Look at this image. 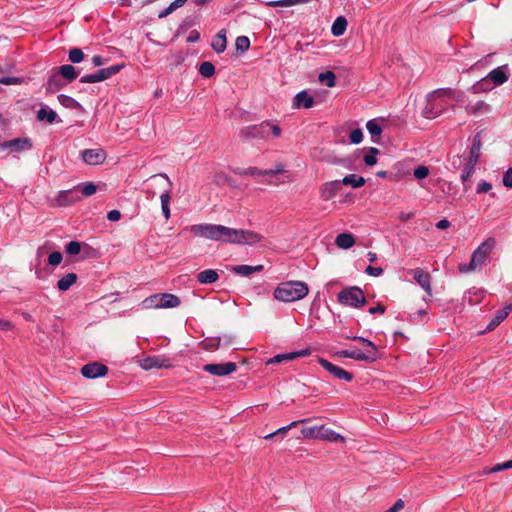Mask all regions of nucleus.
Masks as SVG:
<instances>
[{
	"instance_id": "obj_44",
	"label": "nucleus",
	"mask_w": 512,
	"mask_h": 512,
	"mask_svg": "<svg viewBox=\"0 0 512 512\" xmlns=\"http://www.w3.org/2000/svg\"><path fill=\"white\" fill-rule=\"evenodd\" d=\"M510 468H512V460H509V461H506L503 463H498L491 468H485L483 470V474L496 473V472L504 471V470H507Z\"/></svg>"
},
{
	"instance_id": "obj_1",
	"label": "nucleus",
	"mask_w": 512,
	"mask_h": 512,
	"mask_svg": "<svg viewBox=\"0 0 512 512\" xmlns=\"http://www.w3.org/2000/svg\"><path fill=\"white\" fill-rule=\"evenodd\" d=\"M190 232L212 241H220L238 245H253L260 242L263 236L251 230L234 229L220 224H195Z\"/></svg>"
},
{
	"instance_id": "obj_48",
	"label": "nucleus",
	"mask_w": 512,
	"mask_h": 512,
	"mask_svg": "<svg viewBox=\"0 0 512 512\" xmlns=\"http://www.w3.org/2000/svg\"><path fill=\"white\" fill-rule=\"evenodd\" d=\"M82 250V243L78 241H70L65 245V252L69 255H77Z\"/></svg>"
},
{
	"instance_id": "obj_39",
	"label": "nucleus",
	"mask_w": 512,
	"mask_h": 512,
	"mask_svg": "<svg viewBox=\"0 0 512 512\" xmlns=\"http://www.w3.org/2000/svg\"><path fill=\"white\" fill-rule=\"evenodd\" d=\"M231 171L234 174L240 175V176H244V175L262 176V170L258 169L257 167H249L246 169L236 167V168H232Z\"/></svg>"
},
{
	"instance_id": "obj_61",
	"label": "nucleus",
	"mask_w": 512,
	"mask_h": 512,
	"mask_svg": "<svg viewBox=\"0 0 512 512\" xmlns=\"http://www.w3.org/2000/svg\"><path fill=\"white\" fill-rule=\"evenodd\" d=\"M492 189V185L487 181H481L477 185V193H487Z\"/></svg>"
},
{
	"instance_id": "obj_41",
	"label": "nucleus",
	"mask_w": 512,
	"mask_h": 512,
	"mask_svg": "<svg viewBox=\"0 0 512 512\" xmlns=\"http://www.w3.org/2000/svg\"><path fill=\"white\" fill-rule=\"evenodd\" d=\"M318 79L320 82L325 83L328 87H334L336 85V76L332 71L320 73Z\"/></svg>"
},
{
	"instance_id": "obj_52",
	"label": "nucleus",
	"mask_w": 512,
	"mask_h": 512,
	"mask_svg": "<svg viewBox=\"0 0 512 512\" xmlns=\"http://www.w3.org/2000/svg\"><path fill=\"white\" fill-rule=\"evenodd\" d=\"M413 175L416 179L422 180L429 175V169L427 166L419 165L414 169Z\"/></svg>"
},
{
	"instance_id": "obj_55",
	"label": "nucleus",
	"mask_w": 512,
	"mask_h": 512,
	"mask_svg": "<svg viewBox=\"0 0 512 512\" xmlns=\"http://www.w3.org/2000/svg\"><path fill=\"white\" fill-rule=\"evenodd\" d=\"M185 61V56L182 52H176L170 57V65L173 67H178Z\"/></svg>"
},
{
	"instance_id": "obj_53",
	"label": "nucleus",
	"mask_w": 512,
	"mask_h": 512,
	"mask_svg": "<svg viewBox=\"0 0 512 512\" xmlns=\"http://www.w3.org/2000/svg\"><path fill=\"white\" fill-rule=\"evenodd\" d=\"M349 140L352 144H359L363 140V132L360 128L354 129L349 135Z\"/></svg>"
},
{
	"instance_id": "obj_34",
	"label": "nucleus",
	"mask_w": 512,
	"mask_h": 512,
	"mask_svg": "<svg viewBox=\"0 0 512 512\" xmlns=\"http://www.w3.org/2000/svg\"><path fill=\"white\" fill-rule=\"evenodd\" d=\"M123 67L124 64H115L107 68L99 69L97 73L99 74L100 80L104 81L119 73Z\"/></svg>"
},
{
	"instance_id": "obj_4",
	"label": "nucleus",
	"mask_w": 512,
	"mask_h": 512,
	"mask_svg": "<svg viewBox=\"0 0 512 512\" xmlns=\"http://www.w3.org/2000/svg\"><path fill=\"white\" fill-rule=\"evenodd\" d=\"M309 292L303 281H286L280 283L274 290L275 299L282 302H294L303 299Z\"/></svg>"
},
{
	"instance_id": "obj_63",
	"label": "nucleus",
	"mask_w": 512,
	"mask_h": 512,
	"mask_svg": "<svg viewBox=\"0 0 512 512\" xmlns=\"http://www.w3.org/2000/svg\"><path fill=\"white\" fill-rule=\"evenodd\" d=\"M365 272L370 276L377 277L383 274V269L381 267L367 266Z\"/></svg>"
},
{
	"instance_id": "obj_16",
	"label": "nucleus",
	"mask_w": 512,
	"mask_h": 512,
	"mask_svg": "<svg viewBox=\"0 0 512 512\" xmlns=\"http://www.w3.org/2000/svg\"><path fill=\"white\" fill-rule=\"evenodd\" d=\"M170 366V360L165 356H148L141 362V367L144 370H150L152 368H169Z\"/></svg>"
},
{
	"instance_id": "obj_29",
	"label": "nucleus",
	"mask_w": 512,
	"mask_h": 512,
	"mask_svg": "<svg viewBox=\"0 0 512 512\" xmlns=\"http://www.w3.org/2000/svg\"><path fill=\"white\" fill-rule=\"evenodd\" d=\"M337 355L345 358L354 359L356 361H365L369 363V360L372 359V356L366 355L360 350H342L337 352Z\"/></svg>"
},
{
	"instance_id": "obj_2",
	"label": "nucleus",
	"mask_w": 512,
	"mask_h": 512,
	"mask_svg": "<svg viewBox=\"0 0 512 512\" xmlns=\"http://www.w3.org/2000/svg\"><path fill=\"white\" fill-rule=\"evenodd\" d=\"M447 99L461 101L460 93L452 88H439L427 95V103L423 109V116L428 119H434L442 115L448 109Z\"/></svg>"
},
{
	"instance_id": "obj_19",
	"label": "nucleus",
	"mask_w": 512,
	"mask_h": 512,
	"mask_svg": "<svg viewBox=\"0 0 512 512\" xmlns=\"http://www.w3.org/2000/svg\"><path fill=\"white\" fill-rule=\"evenodd\" d=\"M415 281L424 289L428 297L432 296L431 277L428 272L421 269H415L413 271Z\"/></svg>"
},
{
	"instance_id": "obj_20",
	"label": "nucleus",
	"mask_w": 512,
	"mask_h": 512,
	"mask_svg": "<svg viewBox=\"0 0 512 512\" xmlns=\"http://www.w3.org/2000/svg\"><path fill=\"white\" fill-rule=\"evenodd\" d=\"M63 78L55 71L47 79L45 89L47 93H55L65 86Z\"/></svg>"
},
{
	"instance_id": "obj_24",
	"label": "nucleus",
	"mask_w": 512,
	"mask_h": 512,
	"mask_svg": "<svg viewBox=\"0 0 512 512\" xmlns=\"http://www.w3.org/2000/svg\"><path fill=\"white\" fill-rule=\"evenodd\" d=\"M56 72L68 83L74 81L79 75V72L71 64H64L57 67Z\"/></svg>"
},
{
	"instance_id": "obj_28",
	"label": "nucleus",
	"mask_w": 512,
	"mask_h": 512,
	"mask_svg": "<svg viewBox=\"0 0 512 512\" xmlns=\"http://www.w3.org/2000/svg\"><path fill=\"white\" fill-rule=\"evenodd\" d=\"M319 439L328 440L331 442H339V441L343 442L344 441V437L341 434L335 432L334 430H332L330 428H327L324 425H320Z\"/></svg>"
},
{
	"instance_id": "obj_36",
	"label": "nucleus",
	"mask_w": 512,
	"mask_h": 512,
	"mask_svg": "<svg viewBox=\"0 0 512 512\" xmlns=\"http://www.w3.org/2000/svg\"><path fill=\"white\" fill-rule=\"evenodd\" d=\"M59 103L68 109H82V105L71 96L59 94L57 97Z\"/></svg>"
},
{
	"instance_id": "obj_57",
	"label": "nucleus",
	"mask_w": 512,
	"mask_h": 512,
	"mask_svg": "<svg viewBox=\"0 0 512 512\" xmlns=\"http://www.w3.org/2000/svg\"><path fill=\"white\" fill-rule=\"evenodd\" d=\"M81 83H97L102 82L97 71L94 74H87L80 78Z\"/></svg>"
},
{
	"instance_id": "obj_40",
	"label": "nucleus",
	"mask_w": 512,
	"mask_h": 512,
	"mask_svg": "<svg viewBox=\"0 0 512 512\" xmlns=\"http://www.w3.org/2000/svg\"><path fill=\"white\" fill-rule=\"evenodd\" d=\"M199 73L204 78H210L215 74V67L209 61L202 62L199 66Z\"/></svg>"
},
{
	"instance_id": "obj_17",
	"label": "nucleus",
	"mask_w": 512,
	"mask_h": 512,
	"mask_svg": "<svg viewBox=\"0 0 512 512\" xmlns=\"http://www.w3.org/2000/svg\"><path fill=\"white\" fill-rule=\"evenodd\" d=\"M341 190L340 180H334L324 183L320 188V196L324 201L333 199Z\"/></svg>"
},
{
	"instance_id": "obj_12",
	"label": "nucleus",
	"mask_w": 512,
	"mask_h": 512,
	"mask_svg": "<svg viewBox=\"0 0 512 512\" xmlns=\"http://www.w3.org/2000/svg\"><path fill=\"white\" fill-rule=\"evenodd\" d=\"M108 373V367L100 362H91L81 368V374L87 379L103 377Z\"/></svg>"
},
{
	"instance_id": "obj_50",
	"label": "nucleus",
	"mask_w": 512,
	"mask_h": 512,
	"mask_svg": "<svg viewBox=\"0 0 512 512\" xmlns=\"http://www.w3.org/2000/svg\"><path fill=\"white\" fill-rule=\"evenodd\" d=\"M202 345H203V348L205 350H216V349H219L221 347L220 340L217 339L216 337L206 338L202 342Z\"/></svg>"
},
{
	"instance_id": "obj_11",
	"label": "nucleus",
	"mask_w": 512,
	"mask_h": 512,
	"mask_svg": "<svg viewBox=\"0 0 512 512\" xmlns=\"http://www.w3.org/2000/svg\"><path fill=\"white\" fill-rule=\"evenodd\" d=\"M237 365L234 362L206 364L203 370L214 376H227L235 372Z\"/></svg>"
},
{
	"instance_id": "obj_32",
	"label": "nucleus",
	"mask_w": 512,
	"mask_h": 512,
	"mask_svg": "<svg viewBox=\"0 0 512 512\" xmlns=\"http://www.w3.org/2000/svg\"><path fill=\"white\" fill-rule=\"evenodd\" d=\"M341 185L351 186L353 188H360L365 185V179L362 176H358L356 174L346 175L342 180H340Z\"/></svg>"
},
{
	"instance_id": "obj_51",
	"label": "nucleus",
	"mask_w": 512,
	"mask_h": 512,
	"mask_svg": "<svg viewBox=\"0 0 512 512\" xmlns=\"http://www.w3.org/2000/svg\"><path fill=\"white\" fill-rule=\"evenodd\" d=\"M475 166L476 165H472L471 162H468L466 164L465 168L463 169V171L461 173V180L463 183H466L470 179V177L472 176V174L475 171Z\"/></svg>"
},
{
	"instance_id": "obj_6",
	"label": "nucleus",
	"mask_w": 512,
	"mask_h": 512,
	"mask_svg": "<svg viewBox=\"0 0 512 512\" xmlns=\"http://www.w3.org/2000/svg\"><path fill=\"white\" fill-rule=\"evenodd\" d=\"M509 78V66L508 64H504L499 66L493 70H491L487 76L482 78L479 82H477L473 87L474 93H479L481 91L489 90L490 87L487 85L489 82L493 83L495 86H500L504 84Z\"/></svg>"
},
{
	"instance_id": "obj_18",
	"label": "nucleus",
	"mask_w": 512,
	"mask_h": 512,
	"mask_svg": "<svg viewBox=\"0 0 512 512\" xmlns=\"http://www.w3.org/2000/svg\"><path fill=\"white\" fill-rule=\"evenodd\" d=\"M310 353H311V351L309 349H303V350H299V351L278 354V355H275L274 357L270 358L267 361V364L268 365L269 364H277V363H281L283 361L294 360L299 357L308 356V355H310Z\"/></svg>"
},
{
	"instance_id": "obj_60",
	"label": "nucleus",
	"mask_w": 512,
	"mask_h": 512,
	"mask_svg": "<svg viewBox=\"0 0 512 512\" xmlns=\"http://www.w3.org/2000/svg\"><path fill=\"white\" fill-rule=\"evenodd\" d=\"M217 339L220 340V345L221 346H230L234 343V336L232 335H228V334H225L221 337H216Z\"/></svg>"
},
{
	"instance_id": "obj_26",
	"label": "nucleus",
	"mask_w": 512,
	"mask_h": 512,
	"mask_svg": "<svg viewBox=\"0 0 512 512\" xmlns=\"http://www.w3.org/2000/svg\"><path fill=\"white\" fill-rule=\"evenodd\" d=\"M211 46L216 53H222L227 46L226 31L220 30L212 39Z\"/></svg>"
},
{
	"instance_id": "obj_13",
	"label": "nucleus",
	"mask_w": 512,
	"mask_h": 512,
	"mask_svg": "<svg viewBox=\"0 0 512 512\" xmlns=\"http://www.w3.org/2000/svg\"><path fill=\"white\" fill-rule=\"evenodd\" d=\"M319 364L330 374H332L336 379L344 380L346 382H350L353 379V374L334 365L324 358H319Z\"/></svg>"
},
{
	"instance_id": "obj_45",
	"label": "nucleus",
	"mask_w": 512,
	"mask_h": 512,
	"mask_svg": "<svg viewBox=\"0 0 512 512\" xmlns=\"http://www.w3.org/2000/svg\"><path fill=\"white\" fill-rule=\"evenodd\" d=\"M379 153V149L375 147H370L364 156L363 160L366 165L373 166L377 163V154Z\"/></svg>"
},
{
	"instance_id": "obj_56",
	"label": "nucleus",
	"mask_w": 512,
	"mask_h": 512,
	"mask_svg": "<svg viewBox=\"0 0 512 512\" xmlns=\"http://www.w3.org/2000/svg\"><path fill=\"white\" fill-rule=\"evenodd\" d=\"M62 259V254L59 251H54L50 253V255L48 256V263L51 266H57L61 263Z\"/></svg>"
},
{
	"instance_id": "obj_46",
	"label": "nucleus",
	"mask_w": 512,
	"mask_h": 512,
	"mask_svg": "<svg viewBox=\"0 0 512 512\" xmlns=\"http://www.w3.org/2000/svg\"><path fill=\"white\" fill-rule=\"evenodd\" d=\"M305 421H306V420L293 421V422H292V423H290L289 425L284 426V427H281V428L277 429L276 431H274V432H272V433H270V434L266 435L264 438H265V439H272L273 437H275V436H277V435H279V434L284 435V434H286V433L291 429V427H294V426H296L297 424H299V423H303V422H305Z\"/></svg>"
},
{
	"instance_id": "obj_38",
	"label": "nucleus",
	"mask_w": 512,
	"mask_h": 512,
	"mask_svg": "<svg viewBox=\"0 0 512 512\" xmlns=\"http://www.w3.org/2000/svg\"><path fill=\"white\" fill-rule=\"evenodd\" d=\"M78 194L81 193L83 196L89 197L96 193L97 186L92 182H86L78 185Z\"/></svg>"
},
{
	"instance_id": "obj_3",
	"label": "nucleus",
	"mask_w": 512,
	"mask_h": 512,
	"mask_svg": "<svg viewBox=\"0 0 512 512\" xmlns=\"http://www.w3.org/2000/svg\"><path fill=\"white\" fill-rule=\"evenodd\" d=\"M148 181L149 187L147 189V192L151 195V197H154L157 194L156 189H159L161 191V209L165 219L168 220L170 218L169 203L171 200V189L173 185L172 181L164 173L153 175L149 178Z\"/></svg>"
},
{
	"instance_id": "obj_15",
	"label": "nucleus",
	"mask_w": 512,
	"mask_h": 512,
	"mask_svg": "<svg viewBox=\"0 0 512 512\" xmlns=\"http://www.w3.org/2000/svg\"><path fill=\"white\" fill-rule=\"evenodd\" d=\"M81 199L78 194V189L73 188L69 190L60 191L55 198L56 205L60 207L71 205Z\"/></svg>"
},
{
	"instance_id": "obj_58",
	"label": "nucleus",
	"mask_w": 512,
	"mask_h": 512,
	"mask_svg": "<svg viewBox=\"0 0 512 512\" xmlns=\"http://www.w3.org/2000/svg\"><path fill=\"white\" fill-rule=\"evenodd\" d=\"M81 83H97L102 82L97 71L94 74H87L80 78Z\"/></svg>"
},
{
	"instance_id": "obj_10",
	"label": "nucleus",
	"mask_w": 512,
	"mask_h": 512,
	"mask_svg": "<svg viewBox=\"0 0 512 512\" xmlns=\"http://www.w3.org/2000/svg\"><path fill=\"white\" fill-rule=\"evenodd\" d=\"M32 146V141L28 137L14 138L0 142V151L9 150L10 152L20 153L30 150Z\"/></svg>"
},
{
	"instance_id": "obj_59",
	"label": "nucleus",
	"mask_w": 512,
	"mask_h": 512,
	"mask_svg": "<svg viewBox=\"0 0 512 512\" xmlns=\"http://www.w3.org/2000/svg\"><path fill=\"white\" fill-rule=\"evenodd\" d=\"M502 183L507 188H512V166L508 168L507 171L504 172Z\"/></svg>"
},
{
	"instance_id": "obj_7",
	"label": "nucleus",
	"mask_w": 512,
	"mask_h": 512,
	"mask_svg": "<svg viewBox=\"0 0 512 512\" xmlns=\"http://www.w3.org/2000/svg\"><path fill=\"white\" fill-rule=\"evenodd\" d=\"M338 302L342 305L360 308L365 305L364 292L357 286L346 287L337 295Z\"/></svg>"
},
{
	"instance_id": "obj_27",
	"label": "nucleus",
	"mask_w": 512,
	"mask_h": 512,
	"mask_svg": "<svg viewBox=\"0 0 512 512\" xmlns=\"http://www.w3.org/2000/svg\"><path fill=\"white\" fill-rule=\"evenodd\" d=\"M196 278L200 284H212L219 279V274L214 269H206L199 272Z\"/></svg>"
},
{
	"instance_id": "obj_8",
	"label": "nucleus",
	"mask_w": 512,
	"mask_h": 512,
	"mask_svg": "<svg viewBox=\"0 0 512 512\" xmlns=\"http://www.w3.org/2000/svg\"><path fill=\"white\" fill-rule=\"evenodd\" d=\"M269 135V121H263L257 125L243 127L239 131V137L242 141L250 139H264Z\"/></svg>"
},
{
	"instance_id": "obj_22",
	"label": "nucleus",
	"mask_w": 512,
	"mask_h": 512,
	"mask_svg": "<svg viewBox=\"0 0 512 512\" xmlns=\"http://www.w3.org/2000/svg\"><path fill=\"white\" fill-rule=\"evenodd\" d=\"M36 118L40 122L46 121L49 124L62 122V120L58 117L57 113L47 106L37 111Z\"/></svg>"
},
{
	"instance_id": "obj_37",
	"label": "nucleus",
	"mask_w": 512,
	"mask_h": 512,
	"mask_svg": "<svg viewBox=\"0 0 512 512\" xmlns=\"http://www.w3.org/2000/svg\"><path fill=\"white\" fill-rule=\"evenodd\" d=\"M467 111L473 115L488 113L490 111V105L484 101H478L474 105L468 106Z\"/></svg>"
},
{
	"instance_id": "obj_30",
	"label": "nucleus",
	"mask_w": 512,
	"mask_h": 512,
	"mask_svg": "<svg viewBox=\"0 0 512 512\" xmlns=\"http://www.w3.org/2000/svg\"><path fill=\"white\" fill-rule=\"evenodd\" d=\"M263 270V265H256V266H250V265H237L232 267V272L241 275L244 277H248L251 274L255 272H260Z\"/></svg>"
},
{
	"instance_id": "obj_35",
	"label": "nucleus",
	"mask_w": 512,
	"mask_h": 512,
	"mask_svg": "<svg viewBox=\"0 0 512 512\" xmlns=\"http://www.w3.org/2000/svg\"><path fill=\"white\" fill-rule=\"evenodd\" d=\"M335 243L339 248L349 249L355 244V239L350 233H341L337 235Z\"/></svg>"
},
{
	"instance_id": "obj_25",
	"label": "nucleus",
	"mask_w": 512,
	"mask_h": 512,
	"mask_svg": "<svg viewBox=\"0 0 512 512\" xmlns=\"http://www.w3.org/2000/svg\"><path fill=\"white\" fill-rule=\"evenodd\" d=\"M482 147L481 136L477 133L472 141V146L469 152L468 162H471L472 165H476L480 158V151Z\"/></svg>"
},
{
	"instance_id": "obj_49",
	"label": "nucleus",
	"mask_w": 512,
	"mask_h": 512,
	"mask_svg": "<svg viewBox=\"0 0 512 512\" xmlns=\"http://www.w3.org/2000/svg\"><path fill=\"white\" fill-rule=\"evenodd\" d=\"M366 128L368 132L371 134V137L379 136L382 133L381 126L376 122V120H369L366 124Z\"/></svg>"
},
{
	"instance_id": "obj_14",
	"label": "nucleus",
	"mask_w": 512,
	"mask_h": 512,
	"mask_svg": "<svg viewBox=\"0 0 512 512\" xmlns=\"http://www.w3.org/2000/svg\"><path fill=\"white\" fill-rule=\"evenodd\" d=\"M107 154L105 150L98 149H85L81 152L82 160L88 165H99L106 160Z\"/></svg>"
},
{
	"instance_id": "obj_31",
	"label": "nucleus",
	"mask_w": 512,
	"mask_h": 512,
	"mask_svg": "<svg viewBox=\"0 0 512 512\" xmlns=\"http://www.w3.org/2000/svg\"><path fill=\"white\" fill-rule=\"evenodd\" d=\"M77 279V274L73 272L68 273L58 280L57 288L60 291H67L73 284L76 283Z\"/></svg>"
},
{
	"instance_id": "obj_33",
	"label": "nucleus",
	"mask_w": 512,
	"mask_h": 512,
	"mask_svg": "<svg viewBox=\"0 0 512 512\" xmlns=\"http://www.w3.org/2000/svg\"><path fill=\"white\" fill-rule=\"evenodd\" d=\"M347 25V19L343 16H339L332 24L331 33L336 37L342 36L346 31Z\"/></svg>"
},
{
	"instance_id": "obj_43",
	"label": "nucleus",
	"mask_w": 512,
	"mask_h": 512,
	"mask_svg": "<svg viewBox=\"0 0 512 512\" xmlns=\"http://www.w3.org/2000/svg\"><path fill=\"white\" fill-rule=\"evenodd\" d=\"M85 58L83 51L79 48H72L69 50L68 59L71 63H81Z\"/></svg>"
},
{
	"instance_id": "obj_42",
	"label": "nucleus",
	"mask_w": 512,
	"mask_h": 512,
	"mask_svg": "<svg viewBox=\"0 0 512 512\" xmlns=\"http://www.w3.org/2000/svg\"><path fill=\"white\" fill-rule=\"evenodd\" d=\"M301 434L305 438L319 439V437H320V426L303 427L302 430H301Z\"/></svg>"
},
{
	"instance_id": "obj_64",
	"label": "nucleus",
	"mask_w": 512,
	"mask_h": 512,
	"mask_svg": "<svg viewBox=\"0 0 512 512\" xmlns=\"http://www.w3.org/2000/svg\"><path fill=\"white\" fill-rule=\"evenodd\" d=\"M404 501L402 499H398L389 509V512H399L404 508Z\"/></svg>"
},
{
	"instance_id": "obj_23",
	"label": "nucleus",
	"mask_w": 512,
	"mask_h": 512,
	"mask_svg": "<svg viewBox=\"0 0 512 512\" xmlns=\"http://www.w3.org/2000/svg\"><path fill=\"white\" fill-rule=\"evenodd\" d=\"M314 105V98L303 90L297 93L294 97L293 107L309 109Z\"/></svg>"
},
{
	"instance_id": "obj_9",
	"label": "nucleus",
	"mask_w": 512,
	"mask_h": 512,
	"mask_svg": "<svg viewBox=\"0 0 512 512\" xmlns=\"http://www.w3.org/2000/svg\"><path fill=\"white\" fill-rule=\"evenodd\" d=\"M145 302L156 308H175L181 303L178 296L170 293L152 295Z\"/></svg>"
},
{
	"instance_id": "obj_54",
	"label": "nucleus",
	"mask_w": 512,
	"mask_h": 512,
	"mask_svg": "<svg viewBox=\"0 0 512 512\" xmlns=\"http://www.w3.org/2000/svg\"><path fill=\"white\" fill-rule=\"evenodd\" d=\"M504 319L505 318H502V315L500 313H498V311H496L494 317L488 323L486 330H488V331L494 330Z\"/></svg>"
},
{
	"instance_id": "obj_62",
	"label": "nucleus",
	"mask_w": 512,
	"mask_h": 512,
	"mask_svg": "<svg viewBox=\"0 0 512 512\" xmlns=\"http://www.w3.org/2000/svg\"><path fill=\"white\" fill-rule=\"evenodd\" d=\"M22 80L18 77H0V83L4 85L20 84Z\"/></svg>"
},
{
	"instance_id": "obj_5",
	"label": "nucleus",
	"mask_w": 512,
	"mask_h": 512,
	"mask_svg": "<svg viewBox=\"0 0 512 512\" xmlns=\"http://www.w3.org/2000/svg\"><path fill=\"white\" fill-rule=\"evenodd\" d=\"M496 246V239L489 237L484 240L472 253L471 260L469 263H461L459 265V271L461 273H469L480 268L486 261L489 254L493 251Z\"/></svg>"
},
{
	"instance_id": "obj_21",
	"label": "nucleus",
	"mask_w": 512,
	"mask_h": 512,
	"mask_svg": "<svg viewBox=\"0 0 512 512\" xmlns=\"http://www.w3.org/2000/svg\"><path fill=\"white\" fill-rule=\"evenodd\" d=\"M347 339L359 341L366 346V350L363 353L366 355L372 356V359L369 360V363L374 362L378 358L377 347L372 341L368 340L367 338L361 337V336H347Z\"/></svg>"
},
{
	"instance_id": "obj_47",
	"label": "nucleus",
	"mask_w": 512,
	"mask_h": 512,
	"mask_svg": "<svg viewBox=\"0 0 512 512\" xmlns=\"http://www.w3.org/2000/svg\"><path fill=\"white\" fill-rule=\"evenodd\" d=\"M235 46L238 51L246 52L250 48V40L247 36H238L235 40Z\"/></svg>"
}]
</instances>
